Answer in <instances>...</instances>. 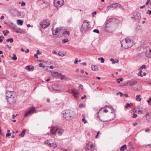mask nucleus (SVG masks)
Listing matches in <instances>:
<instances>
[{
    "mask_svg": "<svg viewBox=\"0 0 151 151\" xmlns=\"http://www.w3.org/2000/svg\"><path fill=\"white\" fill-rule=\"evenodd\" d=\"M121 47L125 49L131 47L133 45V41L129 38H127L120 41Z\"/></svg>",
    "mask_w": 151,
    "mask_h": 151,
    "instance_id": "obj_1",
    "label": "nucleus"
},
{
    "mask_svg": "<svg viewBox=\"0 0 151 151\" xmlns=\"http://www.w3.org/2000/svg\"><path fill=\"white\" fill-rule=\"evenodd\" d=\"M108 112V110L105 109L104 108H101L98 113V117L100 120L103 122H108L114 119V118H113L110 119L106 120L104 117L103 114L104 112L107 113Z\"/></svg>",
    "mask_w": 151,
    "mask_h": 151,
    "instance_id": "obj_2",
    "label": "nucleus"
},
{
    "mask_svg": "<svg viewBox=\"0 0 151 151\" xmlns=\"http://www.w3.org/2000/svg\"><path fill=\"white\" fill-rule=\"evenodd\" d=\"M55 30L52 29L53 35H56V37H60L65 34V28L63 27L57 28Z\"/></svg>",
    "mask_w": 151,
    "mask_h": 151,
    "instance_id": "obj_3",
    "label": "nucleus"
},
{
    "mask_svg": "<svg viewBox=\"0 0 151 151\" xmlns=\"http://www.w3.org/2000/svg\"><path fill=\"white\" fill-rule=\"evenodd\" d=\"M75 112L71 110L67 109L63 113V117L66 120H70L72 119L73 115Z\"/></svg>",
    "mask_w": 151,
    "mask_h": 151,
    "instance_id": "obj_4",
    "label": "nucleus"
},
{
    "mask_svg": "<svg viewBox=\"0 0 151 151\" xmlns=\"http://www.w3.org/2000/svg\"><path fill=\"white\" fill-rule=\"evenodd\" d=\"M52 139H50L45 141V143L47 144L50 147H52L53 149H55L57 147L58 145L57 143L54 142Z\"/></svg>",
    "mask_w": 151,
    "mask_h": 151,
    "instance_id": "obj_5",
    "label": "nucleus"
},
{
    "mask_svg": "<svg viewBox=\"0 0 151 151\" xmlns=\"http://www.w3.org/2000/svg\"><path fill=\"white\" fill-rule=\"evenodd\" d=\"M49 25L50 21L48 19L43 20L40 22V26L42 28H45L47 27Z\"/></svg>",
    "mask_w": 151,
    "mask_h": 151,
    "instance_id": "obj_6",
    "label": "nucleus"
},
{
    "mask_svg": "<svg viewBox=\"0 0 151 151\" xmlns=\"http://www.w3.org/2000/svg\"><path fill=\"white\" fill-rule=\"evenodd\" d=\"M89 24L87 22H84L80 29L81 32H85L88 29Z\"/></svg>",
    "mask_w": 151,
    "mask_h": 151,
    "instance_id": "obj_7",
    "label": "nucleus"
},
{
    "mask_svg": "<svg viewBox=\"0 0 151 151\" xmlns=\"http://www.w3.org/2000/svg\"><path fill=\"white\" fill-rule=\"evenodd\" d=\"M114 8L115 9H116L118 8H121L123 9V7L122 6L118 3H114L111 5H109L108 6V8L109 9V8Z\"/></svg>",
    "mask_w": 151,
    "mask_h": 151,
    "instance_id": "obj_8",
    "label": "nucleus"
},
{
    "mask_svg": "<svg viewBox=\"0 0 151 151\" xmlns=\"http://www.w3.org/2000/svg\"><path fill=\"white\" fill-rule=\"evenodd\" d=\"M54 4L56 7H61L63 5L64 1L63 0H54Z\"/></svg>",
    "mask_w": 151,
    "mask_h": 151,
    "instance_id": "obj_9",
    "label": "nucleus"
},
{
    "mask_svg": "<svg viewBox=\"0 0 151 151\" xmlns=\"http://www.w3.org/2000/svg\"><path fill=\"white\" fill-rule=\"evenodd\" d=\"M141 18V14L139 12H136L133 13V16L131 17V18L134 20L139 19Z\"/></svg>",
    "mask_w": 151,
    "mask_h": 151,
    "instance_id": "obj_10",
    "label": "nucleus"
},
{
    "mask_svg": "<svg viewBox=\"0 0 151 151\" xmlns=\"http://www.w3.org/2000/svg\"><path fill=\"white\" fill-rule=\"evenodd\" d=\"M85 149L86 151H93L94 149V146L90 143H88L86 146Z\"/></svg>",
    "mask_w": 151,
    "mask_h": 151,
    "instance_id": "obj_11",
    "label": "nucleus"
},
{
    "mask_svg": "<svg viewBox=\"0 0 151 151\" xmlns=\"http://www.w3.org/2000/svg\"><path fill=\"white\" fill-rule=\"evenodd\" d=\"M7 100L9 104H12L15 102V98L14 96L12 97L7 98Z\"/></svg>",
    "mask_w": 151,
    "mask_h": 151,
    "instance_id": "obj_12",
    "label": "nucleus"
},
{
    "mask_svg": "<svg viewBox=\"0 0 151 151\" xmlns=\"http://www.w3.org/2000/svg\"><path fill=\"white\" fill-rule=\"evenodd\" d=\"M35 110L34 108H32L30 110L25 113L24 117H26L28 116V114L33 113Z\"/></svg>",
    "mask_w": 151,
    "mask_h": 151,
    "instance_id": "obj_13",
    "label": "nucleus"
},
{
    "mask_svg": "<svg viewBox=\"0 0 151 151\" xmlns=\"http://www.w3.org/2000/svg\"><path fill=\"white\" fill-rule=\"evenodd\" d=\"M59 128L58 127H53L50 129V132L52 134H55L57 132V130L59 129Z\"/></svg>",
    "mask_w": 151,
    "mask_h": 151,
    "instance_id": "obj_14",
    "label": "nucleus"
},
{
    "mask_svg": "<svg viewBox=\"0 0 151 151\" xmlns=\"http://www.w3.org/2000/svg\"><path fill=\"white\" fill-rule=\"evenodd\" d=\"M14 31L17 33H19L21 34H23L24 33V32L23 29H21L20 28L17 27L16 26L14 29Z\"/></svg>",
    "mask_w": 151,
    "mask_h": 151,
    "instance_id": "obj_15",
    "label": "nucleus"
},
{
    "mask_svg": "<svg viewBox=\"0 0 151 151\" xmlns=\"http://www.w3.org/2000/svg\"><path fill=\"white\" fill-rule=\"evenodd\" d=\"M71 93H73V95L76 98L78 97L79 94V93L78 91L73 89L71 91Z\"/></svg>",
    "mask_w": 151,
    "mask_h": 151,
    "instance_id": "obj_16",
    "label": "nucleus"
},
{
    "mask_svg": "<svg viewBox=\"0 0 151 151\" xmlns=\"http://www.w3.org/2000/svg\"><path fill=\"white\" fill-rule=\"evenodd\" d=\"M14 93V91H6V96L7 97V98L14 96L13 95Z\"/></svg>",
    "mask_w": 151,
    "mask_h": 151,
    "instance_id": "obj_17",
    "label": "nucleus"
},
{
    "mask_svg": "<svg viewBox=\"0 0 151 151\" xmlns=\"http://www.w3.org/2000/svg\"><path fill=\"white\" fill-rule=\"evenodd\" d=\"M7 25L9 28L14 30L16 27V25L11 22H7Z\"/></svg>",
    "mask_w": 151,
    "mask_h": 151,
    "instance_id": "obj_18",
    "label": "nucleus"
},
{
    "mask_svg": "<svg viewBox=\"0 0 151 151\" xmlns=\"http://www.w3.org/2000/svg\"><path fill=\"white\" fill-rule=\"evenodd\" d=\"M137 82V81H129L127 82V84L129 85L130 86H132L136 84Z\"/></svg>",
    "mask_w": 151,
    "mask_h": 151,
    "instance_id": "obj_19",
    "label": "nucleus"
},
{
    "mask_svg": "<svg viewBox=\"0 0 151 151\" xmlns=\"http://www.w3.org/2000/svg\"><path fill=\"white\" fill-rule=\"evenodd\" d=\"M25 69L27 70H28L29 71H31L33 70L34 68L32 66L28 65L26 67Z\"/></svg>",
    "mask_w": 151,
    "mask_h": 151,
    "instance_id": "obj_20",
    "label": "nucleus"
},
{
    "mask_svg": "<svg viewBox=\"0 0 151 151\" xmlns=\"http://www.w3.org/2000/svg\"><path fill=\"white\" fill-rule=\"evenodd\" d=\"M91 68L92 70H99L98 66L96 65H92Z\"/></svg>",
    "mask_w": 151,
    "mask_h": 151,
    "instance_id": "obj_21",
    "label": "nucleus"
},
{
    "mask_svg": "<svg viewBox=\"0 0 151 151\" xmlns=\"http://www.w3.org/2000/svg\"><path fill=\"white\" fill-rule=\"evenodd\" d=\"M61 75V73H59L56 72H54L53 74V77H57Z\"/></svg>",
    "mask_w": 151,
    "mask_h": 151,
    "instance_id": "obj_22",
    "label": "nucleus"
},
{
    "mask_svg": "<svg viewBox=\"0 0 151 151\" xmlns=\"http://www.w3.org/2000/svg\"><path fill=\"white\" fill-rule=\"evenodd\" d=\"M26 131V129H23L21 133L19 134V136L20 137H24V134H25V132Z\"/></svg>",
    "mask_w": 151,
    "mask_h": 151,
    "instance_id": "obj_23",
    "label": "nucleus"
},
{
    "mask_svg": "<svg viewBox=\"0 0 151 151\" xmlns=\"http://www.w3.org/2000/svg\"><path fill=\"white\" fill-rule=\"evenodd\" d=\"M126 149L127 145H124L121 147L120 150L121 151H124L126 150Z\"/></svg>",
    "mask_w": 151,
    "mask_h": 151,
    "instance_id": "obj_24",
    "label": "nucleus"
},
{
    "mask_svg": "<svg viewBox=\"0 0 151 151\" xmlns=\"http://www.w3.org/2000/svg\"><path fill=\"white\" fill-rule=\"evenodd\" d=\"M147 56L148 58H151V49L149 50V52L146 53Z\"/></svg>",
    "mask_w": 151,
    "mask_h": 151,
    "instance_id": "obj_25",
    "label": "nucleus"
},
{
    "mask_svg": "<svg viewBox=\"0 0 151 151\" xmlns=\"http://www.w3.org/2000/svg\"><path fill=\"white\" fill-rule=\"evenodd\" d=\"M23 20H17V24L18 25H22L23 24Z\"/></svg>",
    "mask_w": 151,
    "mask_h": 151,
    "instance_id": "obj_26",
    "label": "nucleus"
},
{
    "mask_svg": "<svg viewBox=\"0 0 151 151\" xmlns=\"http://www.w3.org/2000/svg\"><path fill=\"white\" fill-rule=\"evenodd\" d=\"M110 60L112 62V64H114L116 63H118L119 61L118 59H116V60L115 61V60H114V59L112 58H111L110 59Z\"/></svg>",
    "mask_w": 151,
    "mask_h": 151,
    "instance_id": "obj_27",
    "label": "nucleus"
},
{
    "mask_svg": "<svg viewBox=\"0 0 151 151\" xmlns=\"http://www.w3.org/2000/svg\"><path fill=\"white\" fill-rule=\"evenodd\" d=\"M132 105V104L131 103L130 104L129 103H127L126 104L125 108H129L131 107V105Z\"/></svg>",
    "mask_w": 151,
    "mask_h": 151,
    "instance_id": "obj_28",
    "label": "nucleus"
},
{
    "mask_svg": "<svg viewBox=\"0 0 151 151\" xmlns=\"http://www.w3.org/2000/svg\"><path fill=\"white\" fill-rule=\"evenodd\" d=\"M140 95H137L136 96V100L138 101H141V99L140 98Z\"/></svg>",
    "mask_w": 151,
    "mask_h": 151,
    "instance_id": "obj_29",
    "label": "nucleus"
},
{
    "mask_svg": "<svg viewBox=\"0 0 151 151\" xmlns=\"http://www.w3.org/2000/svg\"><path fill=\"white\" fill-rule=\"evenodd\" d=\"M13 56L11 58V59L14 60H16L17 59V58L16 57V55L14 54H13Z\"/></svg>",
    "mask_w": 151,
    "mask_h": 151,
    "instance_id": "obj_30",
    "label": "nucleus"
},
{
    "mask_svg": "<svg viewBox=\"0 0 151 151\" xmlns=\"http://www.w3.org/2000/svg\"><path fill=\"white\" fill-rule=\"evenodd\" d=\"M98 60H101V62L102 63H103L104 62V61H105L104 59L102 57L99 58H98Z\"/></svg>",
    "mask_w": 151,
    "mask_h": 151,
    "instance_id": "obj_31",
    "label": "nucleus"
},
{
    "mask_svg": "<svg viewBox=\"0 0 151 151\" xmlns=\"http://www.w3.org/2000/svg\"><path fill=\"white\" fill-rule=\"evenodd\" d=\"M63 130L62 129H60L58 132V134L59 135H61L62 134V133Z\"/></svg>",
    "mask_w": 151,
    "mask_h": 151,
    "instance_id": "obj_32",
    "label": "nucleus"
},
{
    "mask_svg": "<svg viewBox=\"0 0 151 151\" xmlns=\"http://www.w3.org/2000/svg\"><path fill=\"white\" fill-rule=\"evenodd\" d=\"M6 41L7 42H10L11 43H12L13 42V38H9L6 40Z\"/></svg>",
    "mask_w": 151,
    "mask_h": 151,
    "instance_id": "obj_33",
    "label": "nucleus"
},
{
    "mask_svg": "<svg viewBox=\"0 0 151 151\" xmlns=\"http://www.w3.org/2000/svg\"><path fill=\"white\" fill-rule=\"evenodd\" d=\"M112 19H109L106 22V27H105V29H106V28L107 27V24L110 22H111V20Z\"/></svg>",
    "mask_w": 151,
    "mask_h": 151,
    "instance_id": "obj_34",
    "label": "nucleus"
},
{
    "mask_svg": "<svg viewBox=\"0 0 151 151\" xmlns=\"http://www.w3.org/2000/svg\"><path fill=\"white\" fill-rule=\"evenodd\" d=\"M123 80L122 78H119L117 79V82L118 83H120V82L122 81Z\"/></svg>",
    "mask_w": 151,
    "mask_h": 151,
    "instance_id": "obj_35",
    "label": "nucleus"
},
{
    "mask_svg": "<svg viewBox=\"0 0 151 151\" xmlns=\"http://www.w3.org/2000/svg\"><path fill=\"white\" fill-rule=\"evenodd\" d=\"M68 40L67 39H63L62 40V42L63 43H65L68 42Z\"/></svg>",
    "mask_w": 151,
    "mask_h": 151,
    "instance_id": "obj_36",
    "label": "nucleus"
},
{
    "mask_svg": "<svg viewBox=\"0 0 151 151\" xmlns=\"http://www.w3.org/2000/svg\"><path fill=\"white\" fill-rule=\"evenodd\" d=\"M146 68V66L145 65H143L140 67L139 69L142 70L143 68L145 69Z\"/></svg>",
    "mask_w": 151,
    "mask_h": 151,
    "instance_id": "obj_37",
    "label": "nucleus"
},
{
    "mask_svg": "<svg viewBox=\"0 0 151 151\" xmlns=\"http://www.w3.org/2000/svg\"><path fill=\"white\" fill-rule=\"evenodd\" d=\"M4 37L3 35L0 36V42H1L3 41V39H4Z\"/></svg>",
    "mask_w": 151,
    "mask_h": 151,
    "instance_id": "obj_38",
    "label": "nucleus"
},
{
    "mask_svg": "<svg viewBox=\"0 0 151 151\" xmlns=\"http://www.w3.org/2000/svg\"><path fill=\"white\" fill-rule=\"evenodd\" d=\"M93 32L98 34H99V31L97 29H95L93 30Z\"/></svg>",
    "mask_w": 151,
    "mask_h": 151,
    "instance_id": "obj_39",
    "label": "nucleus"
},
{
    "mask_svg": "<svg viewBox=\"0 0 151 151\" xmlns=\"http://www.w3.org/2000/svg\"><path fill=\"white\" fill-rule=\"evenodd\" d=\"M119 94L120 95V96L121 97H122L123 95V94L121 92H119L116 93L117 95H118Z\"/></svg>",
    "mask_w": 151,
    "mask_h": 151,
    "instance_id": "obj_40",
    "label": "nucleus"
},
{
    "mask_svg": "<svg viewBox=\"0 0 151 151\" xmlns=\"http://www.w3.org/2000/svg\"><path fill=\"white\" fill-rule=\"evenodd\" d=\"M78 60L77 58H76L75 59V60L74 61V64H76L78 63Z\"/></svg>",
    "mask_w": 151,
    "mask_h": 151,
    "instance_id": "obj_41",
    "label": "nucleus"
},
{
    "mask_svg": "<svg viewBox=\"0 0 151 151\" xmlns=\"http://www.w3.org/2000/svg\"><path fill=\"white\" fill-rule=\"evenodd\" d=\"M132 117L133 118H135L137 116V115L136 114L133 113L132 114Z\"/></svg>",
    "mask_w": 151,
    "mask_h": 151,
    "instance_id": "obj_42",
    "label": "nucleus"
},
{
    "mask_svg": "<svg viewBox=\"0 0 151 151\" xmlns=\"http://www.w3.org/2000/svg\"><path fill=\"white\" fill-rule=\"evenodd\" d=\"M79 106L80 108H82L83 107H85V106L83 104L81 103L79 104Z\"/></svg>",
    "mask_w": 151,
    "mask_h": 151,
    "instance_id": "obj_43",
    "label": "nucleus"
},
{
    "mask_svg": "<svg viewBox=\"0 0 151 151\" xmlns=\"http://www.w3.org/2000/svg\"><path fill=\"white\" fill-rule=\"evenodd\" d=\"M66 76H64L63 75H61V80H63L64 79H66Z\"/></svg>",
    "mask_w": 151,
    "mask_h": 151,
    "instance_id": "obj_44",
    "label": "nucleus"
},
{
    "mask_svg": "<svg viewBox=\"0 0 151 151\" xmlns=\"http://www.w3.org/2000/svg\"><path fill=\"white\" fill-rule=\"evenodd\" d=\"M39 66L40 67H42L43 68H44L45 67L44 65H43V64L42 63H41L40 64Z\"/></svg>",
    "mask_w": 151,
    "mask_h": 151,
    "instance_id": "obj_45",
    "label": "nucleus"
},
{
    "mask_svg": "<svg viewBox=\"0 0 151 151\" xmlns=\"http://www.w3.org/2000/svg\"><path fill=\"white\" fill-rule=\"evenodd\" d=\"M58 55L60 56H65V55L64 54H63V53H61V54H60V52H59V53H58Z\"/></svg>",
    "mask_w": 151,
    "mask_h": 151,
    "instance_id": "obj_46",
    "label": "nucleus"
},
{
    "mask_svg": "<svg viewBox=\"0 0 151 151\" xmlns=\"http://www.w3.org/2000/svg\"><path fill=\"white\" fill-rule=\"evenodd\" d=\"M25 5V3L24 2H21V5L22 6H24Z\"/></svg>",
    "mask_w": 151,
    "mask_h": 151,
    "instance_id": "obj_47",
    "label": "nucleus"
},
{
    "mask_svg": "<svg viewBox=\"0 0 151 151\" xmlns=\"http://www.w3.org/2000/svg\"><path fill=\"white\" fill-rule=\"evenodd\" d=\"M11 135V133H7V134H6V137H9V136H10Z\"/></svg>",
    "mask_w": 151,
    "mask_h": 151,
    "instance_id": "obj_48",
    "label": "nucleus"
},
{
    "mask_svg": "<svg viewBox=\"0 0 151 151\" xmlns=\"http://www.w3.org/2000/svg\"><path fill=\"white\" fill-rule=\"evenodd\" d=\"M137 75H138V76H141L142 77L143 76V75L142 74V73H139V72L138 73Z\"/></svg>",
    "mask_w": 151,
    "mask_h": 151,
    "instance_id": "obj_49",
    "label": "nucleus"
},
{
    "mask_svg": "<svg viewBox=\"0 0 151 151\" xmlns=\"http://www.w3.org/2000/svg\"><path fill=\"white\" fill-rule=\"evenodd\" d=\"M147 13L149 15H151V10H148L147 11Z\"/></svg>",
    "mask_w": 151,
    "mask_h": 151,
    "instance_id": "obj_50",
    "label": "nucleus"
},
{
    "mask_svg": "<svg viewBox=\"0 0 151 151\" xmlns=\"http://www.w3.org/2000/svg\"><path fill=\"white\" fill-rule=\"evenodd\" d=\"M42 53V52H40L39 50H38L37 51V54H41Z\"/></svg>",
    "mask_w": 151,
    "mask_h": 151,
    "instance_id": "obj_51",
    "label": "nucleus"
},
{
    "mask_svg": "<svg viewBox=\"0 0 151 151\" xmlns=\"http://www.w3.org/2000/svg\"><path fill=\"white\" fill-rule=\"evenodd\" d=\"M82 120L83 122L85 124L87 123V121L86 120H85L84 117L83 118Z\"/></svg>",
    "mask_w": 151,
    "mask_h": 151,
    "instance_id": "obj_52",
    "label": "nucleus"
},
{
    "mask_svg": "<svg viewBox=\"0 0 151 151\" xmlns=\"http://www.w3.org/2000/svg\"><path fill=\"white\" fill-rule=\"evenodd\" d=\"M65 34H67L68 35H69L70 34L69 32L67 31L66 30H65Z\"/></svg>",
    "mask_w": 151,
    "mask_h": 151,
    "instance_id": "obj_53",
    "label": "nucleus"
},
{
    "mask_svg": "<svg viewBox=\"0 0 151 151\" xmlns=\"http://www.w3.org/2000/svg\"><path fill=\"white\" fill-rule=\"evenodd\" d=\"M52 53L54 54H56L57 53L56 52V51L55 50H53L52 52Z\"/></svg>",
    "mask_w": 151,
    "mask_h": 151,
    "instance_id": "obj_54",
    "label": "nucleus"
},
{
    "mask_svg": "<svg viewBox=\"0 0 151 151\" xmlns=\"http://www.w3.org/2000/svg\"><path fill=\"white\" fill-rule=\"evenodd\" d=\"M34 56L35 57V58H38V56L37 55V54H35L34 55Z\"/></svg>",
    "mask_w": 151,
    "mask_h": 151,
    "instance_id": "obj_55",
    "label": "nucleus"
},
{
    "mask_svg": "<svg viewBox=\"0 0 151 151\" xmlns=\"http://www.w3.org/2000/svg\"><path fill=\"white\" fill-rule=\"evenodd\" d=\"M86 97V95H84L83 96H82L81 98V99H82V100H83V99H84Z\"/></svg>",
    "mask_w": 151,
    "mask_h": 151,
    "instance_id": "obj_56",
    "label": "nucleus"
},
{
    "mask_svg": "<svg viewBox=\"0 0 151 151\" xmlns=\"http://www.w3.org/2000/svg\"><path fill=\"white\" fill-rule=\"evenodd\" d=\"M4 34V36H6L7 35V34L5 32V30H4L2 32Z\"/></svg>",
    "mask_w": 151,
    "mask_h": 151,
    "instance_id": "obj_57",
    "label": "nucleus"
},
{
    "mask_svg": "<svg viewBox=\"0 0 151 151\" xmlns=\"http://www.w3.org/2000/svg\"><path fill=\"white\" fill-rule=\"evenodd\" d=\"M145 5H143V6H140V9H142V8H145Z\"/></svg>",
    "mask_w": 151,
    "mask_h": 151,
    "instance_id": "obj_58",
    "label": "nucleus"
},
{
    "mask_svg": "<svg viewBox=\"0 0 151 151\" xmlns=\"http://www.w3.org/2000/svg\"><path fill=\"white\" fill-rule=\"evenodd\" d=\"M81 64H82L83 65H85V66H86L87 65L86 63L85 62L82 63H81Z\"/></svg>",
    "mask_w": 151,
    "mask_h": 151,
    "instance_id": "obj_59",
    "label": "nucleus"
},
{
    "mask_svg": "<svg viewBox=\"0 0 151 151\" xmlns=\"http://www.w3.org/2000/svg\"><path fill=\"white\" fill-rule=\"evenodd\" d=\"M29 49H27V50L25 51V52L26 53H28L29 52Z\"/></svg>",
    "mask_w": 151,
    "mask_h": 151,
    "instance_id": "obj_60",
    "label": "nucleus"
},
{
    "mask_svg": "<svg viewBox=\"0 0 151 151\" xmlns=\"http://www.w3.org/2000/svg\"><path fill=\"white\" fill-rule=\"evenodd\" d=\"M4 16H2L0 18V19H4Z\"/></svg>",
    "mask_w": 151,
    "mask_h": 151,
    "instance_id": "obj_61",
    "label": "nucleus"
},
{
    "mask_svg": "<svg viewBox=\"0 0 151 151\" xmlns=\"http://www.w3.org/2000/svg\"><path fill=\"white\" fill-rule=\"evenodd\" d=\"M18 132V130H16L15 132H13L12 133H17Z\"/></svg>",
    "mask_w": 151,
    "mask_h": 151,
    "instance_id": "obj_62",
    "label": "nucleus"
},
{
    "mask_svg": "<svg viewBox=\"0 0 151 151\" xmlns=\"http://www.w3.org/2000/svg\"><path fill=\"white\" fill-rule=\"evenodd\" d=\"M150 131V129L148 128L147 129L145 130L146 132H148Z\"/></svg>",
    "mask_w": 151,
    "mask_h": 151,
    "instance_id": "obj_63",
    "label": "nucleus"
},
{
    "mask_svg": "<svg viewBox=\"0 0 151 151\" xmlns=\"http://www.w3.org/2000/svg\"><path fill=\"white\" fill-rule=\"evenodd\" d=\"M147 102L149 103L150 102H151V96L150 98L147 101Z\"/></svg>",
    "mask_w": 151,
    "mask_h": 151,
    "instance_id": "obj_64",
    "label": "nucleus"
}]
</instances>
